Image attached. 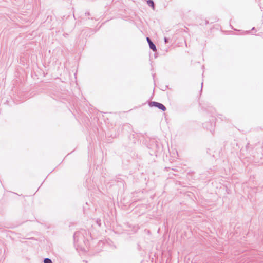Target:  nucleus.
<instances>
[{"instance_id":"f257e3e1","label":"nucleus","mask_w":263,"mask_h":263,"mask_svg":"<svg viewBox=\"0 0 263 263\" xmlns=\"http://www.w3.org/2000/svg\"><path fill=\"white\" fill-rule=\"evenodd\" d=\"M73 241L75 245L80 247H84L82 242L87 245L88 243V240L85 239L84 235L80 232H76L73 235Z\"/></svg>"},{"instance_id":"f03ea898","label":"nucleus","mask_w":263,"mask_h":263,"mask_svg":"<svg viewBox=\"0 0 263 263\" xmlns=\"http://www.w3.org/2000/svg\"><path fill=\"white\" fill-rule=\"evenodd\" d=\"M154 106L157 107L158 108L161 109L163 111H165L166 110V107L161 103L152 102L151 103Z\"/></svg>"},{"instance_id":"7ed1b4c3","label":"nucleus","mask_w":263,"mask_h":263,"mask_svg":"<svg viewBox=\"0 0 263 263\" xmlns=\"http://www.w3.org/2000/svg\"><path fill=\"white\" fill-rule=\"evenodd\" d=\"M146 40L149 44V48L154 51H156V47L151 41V39L149 37H147Z\"/></svg>"},{"instance_id":"20e7f679","label":"nucleus","mask_w":263,"mask_h":263,"mask_svg":"<svg viewBox=\"0 0 263 263\" xmlns=\"http://www.w3.org/2000/svg\"><path fill=\"white\" fill-rule=\"evenodd\" d=\"M147 4L148 6H151L153 9L154 8V4L152 0H148Z\"/></svg>"},{"instance_id":"39448f33","label":"nucleus","mask_w":263,"mask_h":263,"mask_svg":"<svg viewBox=\"0 0 263 263\" xmlns=\"http://www.w3.org/2000/svg\"><path fill=\"white\" fill-rule=\"evenodd\" d=\"M43 262H44V263H53L51 259L50 258H45L44 259Z\"/></svg>"},{"instance_id":"423d86ee","label":"nucleus","mask_w":263,"mask_h":263,"mask_svg":"<svg viewBox=\"0 0 263 263\" xmlns=\"http://www.w3.org/2000/svg\"><path fill=\"white\" fill-rule=\"evenodd\" d=\"M96 223L98 225L99 227H101L102 223L101 219L98 218L97 219V220H96Z\"/></svg>"},{"instance_id":"0eeeda50","label":"nucleus","mask_w":263,"mask_h":263,"mask_svg":"<svg viewBox=\"0 0 263 263\" xmlns=\"http://www.w3.org/2000/svg\"><path fill=\"white\" fill-rule=\"evenodd\" d=\"M85 14L86 16H89L90 15V13L89 12H86Z\"/></svg>"},{"instance_id":"6e6552de","label":"nucleus","mask_w":263,"mask_h":263,"mask_svg":"<svg viewBox=\"0 0 263 263\" xmlns=\"http://www.w3.org/2000/svg\"><path fill=\"white\" fill-rule=\"evenodd\" d=\"M164 40H165V43H167V38H165Z\"/></svg>"}]
</instances>
